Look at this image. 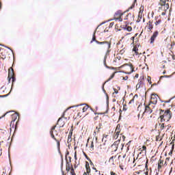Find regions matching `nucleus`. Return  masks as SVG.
Wrapping results in <instances>:
<instances>
[{
	"instance_id": "e2e57ef3",
	"label": "nucleus",
	"mask_w": 175,
	"mask_h": 175,
	"mask_svg": "<svg viewBox=\"0 0 175 175\" xmlns=\"http://www.w3.org/2000/svg\"><path fill=\"white\" fill-rule=\"evenodd\" d=\"M92 170H95L96 172H98V170H96V169L95 168V167H92Z\"/></svg>"
},
{
	"instance_id": "423d86ee",
	"label": "nucleus",
	"mask_w": 175,
	"mask_h": 175,
	"mask_svg": "<svg viewBox=\"0 0 175 175\" xmlns=\"http://www.w3.org/2000/svg\"><path fill=\"white\" fill-rule=\"evenodd\" d=\"M101 128H102V123H99L98 126H96V129L94 131L93 135L96 139V141L98 140V135H99V133H100Z\"/></svg>"
},
{
	"instance_id": "7c9ffc66",
	"label": "nucleus",
	"mask_w": 175,
	"mask_h": 175,
	"mask_svg": "<svg viewBox=\"0 0 175 175\" xmlns=\"http://www.w3.org/2000/svg\"><path fill=\"white\" fill-rule=\"evenodd\" d=\"M118 136H120V133H117L116 132L113 133L114 139H118Z\"/></svg>"
},
{
	"instance_id": "774afa93",
	"label": "nucleus",
	"mask_w": 175,
	"mask_h": 175,
	"mask_svg": "<svg viewBox=\"0 0 175 175\" xmlns=\"http://www.w3.org/2000/svg\"><path fill=\"white\" fill-rule=\"evenodd\" d=\"M127 79H128V76L123 77V80H126Z\"/></svg>"
},
{
	"instance_id": "ea45409f",
	"label": "nucleus",
	"mask_w": 175,
	"mask_h": 175,
	"mask_svg": "<svg viewBox=\"0 0 175 175\" xmlns=\"http://www.w3.org/2000/svg\"><path fill=\"white\" fill-rule=\"evenodd\" d=\"M10 92H12V89H10V92L7 94H5L4 96H0V98L8 96V95H9V94H10Z\"/></svg>"
},
{
	"instance_id": "7ed1b4c3",
	"label": "nucleus",
	"mask_w": 175,
	"mask_h": 175,
	"mask_svg": "<svg viewBox=\"0 0 175 175\" xmlns=\"http://www.w3.org/2000/svg\"><path fill=\"white\" fill-rule=\"evenodd\" d=\"M57 126H53L51 131H50V135L52 139L56 141L57 142V146L58 148H59L61 146V142L62 141V137H61V135L59 134V133L55 130V128Z\"/></svg>"
},
{
	"instance_id": "1a4fd4ad",
	"label": "nucleus",
	"mask_w": 175,
	"mask_h": 175,
	"mask_svg": "<svg viewBox=\"0 0 175 175\" xmlns=\"http://www.w3.org/2000/svg\"><path fill=\"white\" fill-rule=\"evenodd\" d=\"M64 116L65 115L63 114L61 118H59L57 120V125H58L59 126V128H62L65 125V120H64Z\"/></svg>"
},
{
	"instance_id": "b1692460",
	"label": "nucleus",
	"mask_w": 175,
	"mask_h": 175,
	"mask_svg": "<svg viewBox=\"0 0 175 175\" xmlns=\"http://www.w3.org/2000/svg\"><path fill=\"white\" fill-rule=\"evenodd\" d=\"M92 42H95L96 43L98 42V40H96V36H95V31L93 33V37L90 43H92Z\"/></svg>"
},
{
	"instance_id": "c85d7f7f",
	"label": "nucleus",
	"mask_w": 175,
	"mask_h": 175,
	"mask_svg": "<svg viewBox=\"0 0 175 175\" xmlns=\"http://www.w3.org/2000/svg\"><path fill=\"white\" fill-rule=\"evenodd\" d=\"M160 2L161 6H165V5H166V0H160Z\"/></svg>"
},
{
	"instance_id": "9d476101",
	"label": "nucleus",
	"mask_w": 175,
	"mask_h": 175,
	"mask_svg": "<svg viewBox=\"0 0 175 175\" xmlns=\"http://www.w3.org/2000/svg\"><path fill=\"white\" fill-rule=\"evenodd\" d=\"M96 43L97 44H105L104 47H106L107 50H109L110 47H111V44L107 41H104V42L96 41Z\"/></svg>"
},
{
	"instance_id": "13d9d810",
	"label": "nucleus",
	"mask_w": 175,
	"mask_h": 175,
	"mask_svg": "<svg viewBox=\"0 0 175 175\" xmlns=\"http://www.w3.org/2000/svg\"><path fill=\"white\" fill-rule=\"evenodd\" d=\"M68 159H69V161H68V162L70 163V162H72V157H68Z\"/></svg>"
},
{
	"instance_id": "4c0bfd02",
	"label": "nucleus",
	"mask_w": 175,
	"mask_h": 175,
	"mask_svg": "<svg viewBox=\"0 0 175 175\" xmlns=\"http://www.w3.org/2000/svg\"><path fill=\"white\" fill-rule=\"evenodd\" d=\"M63 166H64V160H62V175H65V172H64V170H62Z\"/></svg>"
},
{
	"instance_id": "6ab92c4d",
	"label": "nucleus",
	"mask_w": 175,
	"mask_h": 175,
	"mask_svg": "<svg viewBox=\"0 0 175 175\" xmlns=\"http://www.w3.org/2000/svg\"><path fill=\"white\" fill-rule=\"evenodd\" d=\"M162 166H163V160L160 159L158 162V170H161V169H162Z\"/></svg>"
},
{
	"instance_id": "79ce46f5",
	"label": "nucleus",
	"mask_w": 175,
	"mask_h": 175,
	"mask_svg": "<svg viewBox=\"0 0 175 175\" xmlns=\"http://www.w3.org/2000/svg\"><path fill=\"white\" fill-rule=\"evenodd\" d=\"M139 51V49H137V47H136V46L133 47V51L136 52V51Z\"/></svg>"
},
{
	"instance_id": "c03bdc74",
	"label": "nucleus",
	"mask_w": 175,
	"mask_h": 175,
	"mask_svg": "<svg viewBox=\"0 0 175 175\" xmlns=\"http://www.w3.org/2000/svg\"><path fill=\"white\" fill-rule=\"evenodd\" d=\"M88 161H89V162H90V165H91V166H93V167H94V163L92 162V161L91 160V159H90V160H88Z\"/></svg>"
},
{
	"instance_id": "6e6d98bb",
	"label": "nucleus",
	"mask_w": 175,
	"mask_h": 175,
	"mask_svg": "<svg viewBox=\"0 0 175 175\" xmlns=\"http://www.w3.org/2000/svg\"><path fill=\"white\" fill-rule=\"evenodd\" d=\"M120 135L122 136V140H125V136L123 135L122 134H120Z\"/></svg>"
},
{
	"instance_id": "412c9836",
	"label": "nucleus",
	"mask_w": 175,
	"mask_h": 175,
	"mask_svg": "<svg viewBox=\"0 0 175 175\" xmlns=\"http://www.w3.org/2000/svg\"><path fill=\"white\" fill-rule=\"evenodd\" d=\"M144 87V85L143 83V81H142V79H139V83L138 84L136 85V88H143Z\"/></svg>"
},
{
	"instance_id": "a878e982",
	"label": "nucleus",
	"mask_w": 175,
	"mask_h": 175,
	"mask_svg": "<svg viewBox=\"0 0 175 175\" xmlns=\"http://www.w3.org/2000/svg\"><path fill=\"white\" fill-rule=\"evenodd\" d=\"M86 110H88V106L85 105H83V107H82V113H85Z\"/></svg>"
},
{
	"instance_id": "a18cd8bd",
	"label": "nucleus",
	"mask_w": 175,
	"mask_h": 175,
	"mask_svg": "<svg viewBox=\"0 0 175 175\" xmlns=\"http://www.w3.org/2000/svg\"><path fill=\"white\" fill-rule=\"evenodd\" d=\"M84 156H85V157L86 158V159L88 160V161H90L91 159H90V157H88V156L87 155V154H85V153H84Z\"/></svg>"
},
{
	"instance_id": "dca6fc26",
	"label": "nucleus",
	"mask_w": 175,
	"mask_h": 175,
	"mask_svg": "<svg viewBox=\"0 0 175 175\" xmlns=\"http://www.w3.org/2000/svg\"><path fill=\"white\" fill-rule=\"evenodd\" d=\"M17 117H18V115H17V113H14L12 115V120L11 121L10 126H12V124L14 125V121L17 120Z\"/></svg>"
},
{
	"instance_id": "bb28decb",
	"label": "nucleus",
	"mask_w": 175,
	"mask_h": 175,
	"mask_svg": "<svg viewBox=\"0 0 175 175\" xmlns=\"http://www.w3.org/2000/svg\"><path fill=\"white\" fill-rule=\"evenodd\" d=\"M113 90H114V92H113V95L114 98H117V96H116V95H117V94H118V90L114 88Z\"/></svg>"
},
{
	"instance_id": "4d7b16f0",
	"label": "nucleus",
	"mask_w": 175,
	"mask_h": 175,
	"mask_svg": "<svg viewBox=\"0 0 175 175\" xmlns=\"http://www.w3.org/2000/svg\"><path fill=\"white\" fill-rule=\"evenodd\" d=\"M113 25H114V22L111 23L109 27H113Z\"/></svg>"
},
{
	"instance_id": "680f3d73",
	"label": "nucleus",
	"mask_w": 175,
	"mask_h": 175,
	"mask_svg": "<svg viewBox=\"0 0 175 175\" xmlns=\"http://www.w3.org/2000/svg\"><path fill=\"white\" fill-rule=\"evenodd\" d=\"M92 170H95L96 172H98V170H96V169L95 168V167H92Z\"/></svg>"
},
{
	"instance_id": "39448f33",
	"label": "nucleus",
	"mask_w": 175,
	"mask_h": 175,
	"mask_svg": "<svg viewBox=\"0 0 175 175\" xmlns=\"http://www.w3.org/2000/svg\"><path fill=\"white\" fill-rule=\"evenodd\" d=\"M8 78L10 80L12 79V83L16 81V75H14V70L13 68L10 67L8 70Z\"/></svg>"
},
{
	"instance_id": "5fc2aeb1",
	"label": "nucleus",
	"mask_w": 175,
	"mask_h": 175,
	"mask_svg": "<svg viewBox=\"0 0 175 175\" xmlns=\"http://www.w3.org/2000/svg\"><path fill=\"white\" fill-rule=\"evenodd\" d=\"M4 47H5L6 49H8L12 51V53H13V50H12V49H10L9 46H4Z\"/></svg>"
},
{
	"instance_id": "3c124183",
	"label": "nucleus",
	"mask_w": 175,
	"mask_h": 175,
	"mask_svg": "<svg viewBox=\"0 0 175 175\" xmlns=\"http://www.w3.org/2000/svg\"><path fill=\"white\" fill-rule=\"evenodd\" d=\"M148 81L150 83V84H151V77H148Z\"/></svg>"
},
{
	"instance_id": "0e129e2a",
	"label": "nucleus",
	"mask_w": 175,
	"mask_h": 175,
	"mask_svg": "<svg viewBox=\"0 0 175 175\" xmlns=\"http://www.w3.org/2000/svg\"><path fill=\"white\" fill-rule=\"evenodd\" d=\"M78 117H81V112H79L78 114H77Z\"/></svg>"
},
{
	"instance_id": "69168bd1",
	"label": "nucleus",
	"mask_w": 175,
	"mask_h": 175,
	"mask_svg": "<svg viewBox=\"0 0 175 175\" xmlns=\"http://www.w3.org/2000/svg\"><path fill=\"white\" fill-rule=\"evenodd\" d=\"M166 15V12H163L161 13V16H165Z\"/></svg>"
},
{
	"instance_id": "338daca9",
	"label": "nucleus",
	"mask_w": 175,
	"mask_h": 175,
	"mask_svg": "<svg viewBox=\"0 0 175 175\" xmlns=\"http://www.w3.org/2000/svg\"><path fill=\"white\" fill-rule=\"evenodd\" d=\"M172 59H174V61L175 60V55H172Z\"/></svg>"
},
{
	"instance_id": "2eb2a0df",
	"label": "nucleus",
	"mask_w": 175,
	"mask_h": 175,
	"mask_svg": "<svg viewBox=\"0 0 175 175\" xmlns=\"http://www.w3.org/2000/svg\"><path fill=\"white\" fill-rule=\"evenodd\" d=\"M72 135H73V126H71V129L68 134V143H69V142H72Z\"/></svg>"
},
{
	"instance_id": "a211bd4d",
	"label": "nucleus",
	"mask_w": 175,
	"mask_h": 175,
	"mask_svg": "<svg viewBox=\"0 0 175 175\" xmlns=\"http://www.w3.org/2000/svg\"><path fill=\"white\" fill-rule=\"evenodd\" d=\"M85 169L88 174H90V173H91V168L90 167V163H88V161L85 162Z\"/></svg>"
},
{
	"instance_id": "f3484780",
	"label": "nucleus",
	"mask_w": 175,
	"mask_h": 175,
	"mask_svg": "<svg viewBox=\"0 0 175 175\" xmlns=\"http://www.w3.org/2000/svg\"><path fill=\"white\" fill-rule=\"evenodd\" d=\"M159 126L160 132H163V131L166 129V126H165V123L161 122L159 124Z\"/></svg>"
},
{
	"instance_id": "aec40b11",
	"label": "nucleus",
	"mask_w": 175,
	"mask_h": 175,
	"mask_svg": "<svg viewBox=\"0 0 175 175\" xmlns=\"http://www.w3.org/2000/svg\"><path fill=\"white\" fill-rule=\"evenodd\" d=\"M139 151H140V154H142V152L147 154V147H146V146H143L142 148L139 149Z\"/></svg>"
},
{
	"instance_id": "a19ab883",
	"label": "nucleus",
	"mask_w": 175,
	"mask_h": 175,
	"mask_svg": "<svg viewBox=\"0 0 175 175\" xmlns=\"http://www.w3.org/2000/svg\"><path fill=\"white\" fill-rule=\"evenodd\" d=\"M123 111H126V110H128V108L126 107V105H124V106H123Z\"/></svg>"
},
{
	"instance_id": "f257e3e1",
	"label": "nucleus",
	"mask_w": 175,
	"mask_h": 175,
	"mask_svg": "<svg viewBox=\"0 0 175 175\" xmlns=\"http://www.w3.org/2000/svg\"><path fill=\"white\" fill-rule=\"evenodd\" d=\"M173 113L170 109H167L166 110L159 109V117L160 122H169L172 120Z\"/></svg>"
},
{
	"instance_id": "e433bc0d",
	"label": "nucleus",
	"mask_w": 175,
	"mask_h": 175,
	"mask_svg": "<svg viewBox=\"0 0 175 175\" xmlns=\"http://www.w3.org/2000/svg\"><path fill=\"white\" fill-rule=\"evenodd\" d=\"M90 149L92 150V151H94V142H91Z\"/></svg>"
},
{
	"instance_id": "6e6552de",
	"label": "nucleus",
	"mask_w": 175,
	"mask_h": 175,
	"mask_svg": "<svg viewBox=\"0 0 175 175\" xmlns=\"http://www.w3.org/2000/svg\"><path fill=\"white\" fill-rule=\"evenodd\" d=\"M118 144H120V140L115 142L111 146V152H116V151H117V150H118Z\"/></svg>"
},
{
	"instance_id": "20e7f679",
	"label": "nucleus",
	"mask_w": 175,
	"mask_h": 175,
	"mask_svg": "<svg viewBox=\"0 0 175 175\" xmlns=\"http://www.w3.org/2000/svg\"><path fill=\"white\" fill-rule=\"evenodd\" d=\"M121 158H122V157L117 154L115 156L111 157L109 159V162L111 165H113V166H116V165H120L121 162L120 159H121Z\"/></svg>"
},
{
	"instance_id": "f704fd0d",
	"label": "nucleus",
	"mask_w": 175,
	"mask_h": 175,
	"mask_svg": "<svg viewBox=\"0 0 175 175\" xmlns=\"http://www.w3.org/2000/svg\"><path fill=\"white\" fill-rule=\"evenodd\" d=\"M163 77H165L167 79H169L170 77H172V75H164V76H161L160 77V79H163Z\"/></svg>"
},
{
	"instance_id": "052dcab7",
	"label": "nucleus",
	"mask_w": 175,
	"mask_h": 175,
	"mask_svg": "<svg viewBox=\"0 0 175 175\" xmlns=\"http://www.w3.org/2000/svg\"><path fill=\"white\" fill-rule=\"evenodd\" d=\"M116 20H119V21H122V18H117Z\"/></svg>"
},
{
	"instance_id": "bf43d9fd",
	"label": "nucleus",
	"mask_w": 175,
	"mask_h": 175,
	"mask_svg": "<svg viewBox=\"0 0 175 175\" xmlns=\"http://www.w3.org/2000/svg\"><path fill=\"white\" fill-rule=\"evenodd\" d=\"M163 102L164 103H169V102H170V99L169 100H164Z\"/></svg>"
},
{
	"instance_id": "864d4df0",
	"label": "nucleus",
	"mask_w": 175,
	"mask_h": 175,
	"mask_svg": "<svg viewBox=\"0 0 175 175\" xmlns=\"http://www.w3.org/2000/svg\"><path fill=\"white\" fill-rule=\"evenodd\" d=\"M110 174H111V175H117V174H116V172H113V171H111V172H110Z\"/></svg>"
},
{
	"instance_id": "473e14b6",
	"label": "nucleus",
	"mask_w": 175,
	"mask_h": 175,
	"mask_svg": "<svg viewBox=\"0 0 175 175\" xmlns=\"http://www.w3.org/2000/svg\"><path fill=\"white\" fill-rule=\"evenodd\" d=\"M103 91L104 94H105V95L107 96V100H109V95L106 92V90H105V88H103Z\"/></svg>"
},
{
	"instance_id": "4468645a",
	"label": "nucleus",
	"mask_w": 175,
	"mask_h": 175,
	"mask_svg": "<svg viewBox=\"0 0 175 175\" xmlns=\"http://www.w3.org/2000/svg\"><path fill=\"white\" fill-rule=\"evenodd\" d=\"M110 55V50L107 49V53L104 57V61H103L104 65L105 66H106V68H107V69H109L110 67L106 65V59L107 58V55Z\"/></svg>"
},
{
	"instance_id": "f8f14e48",
	"label": "nucleus",
	"mask_w": 175,
	"mask_h": 175,
	"mask_svg": "<svg viewBox=\"0 0 175 175\" xmlns=\"http://www.w3.org/2000/svg\"><path fill=\"white\" fill-rule=\"evenodd\" d=\"M72 167H73V165H72V163H70V162L68 161V160H66V170L67 173H69V172L72 170Z\"/></svg>"
},
{
	"instance_id": "8fccbe9b",
	"label": "nucleus",
	"mask_w": 175,
	"mask_h": 175,
	"mask_svg": "<svg viewBox=\"0 0 175 175\" xmlns=\"http://www.w3.org/2000/svg\"><path fill=\"white\" fill-rule=\"evenodd\" d=\"M158 24H161V20L155 22V25H158Z\"/></svg>"
},
{
	"instance_id": "ddd939ff",
	"label": "nucleus",
	"mask_w": 175,
	"mask_h": 175,
	"mask_svg": "<svg viewBox=\"0 0 175 175\" xmlns=\"http://www.w3.org/2000/svg\"><path fill=\"white\" fill-rule=\"evenodd\" d=\"M159 32L158 31H156L153 35L150 38V44L154 43L155 42V39L157 38V36H158Z\"/></svg>"
},
{
	"instance_id": "603ef678",
	"label": "nucleus",
	"mask_w": 175,
	"mask_h": 175,
	"mask_svg": "<svg viewBox=\"0 0 175 175\" xmlns=\"http://www.w3.org/2000/svg\"><path fill=\"white\" fill-rule=\"evenodd\" d=\"M164 6H165L167 10L169 9V3H165Z\"/></svg>"
},
{
	"instance_id": "0eeeda50",
	"label": "nucleus",
	"mask_w": 175,
	"mask_h": 175,
	"mask_svg": "<svg viewBox=\"0 0 175 175\" xmlns=\"http://www.w3.org/2000/svg\"><path fill=\"white\" fill-rule=\"evenodd\" d=\"M159 98V97L157 96V94L152 93L150 97V103H152V105H157V103H158Z\"/></svg>"
},
{
	"instance_id": "de8ad7c7",
	"label": "nucleus",
	"mask_w": 175,
	"mask_h": 175,
	"mask_svg": "<svg viewBox=\"0 0 175 175\" xmlns=\"http://www.w3.org/2000/svg\"><path fill=\"white\" fill-rule=\"evenodd\" d=\"M1 91H2V92H8V89H1Z\"/></svg>"
},
{
	"instance_id": "393cba45",
	"label": "nucleus",
	"mask_w": 175,
	"mask_h": 175,
	"mask_svg": "<svg viewBox=\"0 0 175 175\" xmlns=\"http://www.w3.org/2000/svg\"><path fill=\"white\" fill-rule=\"evenodd\" d=\"M137 98V95L135 94L134 97L129 101V105H132V103H135V98Z\"/></svg>"
},
{
	"instance_id": "5701e85b",
	"label": "nucleus",
	"mask_w": 175,
	"mask_h": 175,
	"mask_svg": "<svg viewBox=\"0 0 175 175\" xmlns=\"http://www.w3.org/2000/svg\"><path fill=\"white\" fill-rule=\"evenodd\" d=\"M170 144L172 145V150L169 152V155H172V154H173V150H174V142H172Z\"/></svg>"
},
{
	"instance_id": "49530a36",
	"label": "nucleus",
	"mask_w": 175,
	"mask_h": 175,
	"mask_svg": "<svg viewBox=\"0 0 175 175\" xmlns=\"http://www.w3.org/2000/svg\"><path fill=\"white\" fill-rule=\"evenodd\" d=\"M152 28H154V27L152 26V25L150 24L149 27H148V29H150L151 31V29H152Z\"/></svg>"
},
{
	"instance_id": "cd10ccee",
	"label": "nucleus",
	"mask_w": 175,
	"mask_h": 175,
	"mask_svg": "<svg viewBox=\"0 0 175 175\" xmlns=\"http://www.w3.org/2000/svg\"><path fill=\"white\" fill-rule=\"evenodd\" d=\"M135 3H136V2H135L134 0V3L132 4V5L126 10V12H129V10L133 9V8H135Z\"/></svg>"
},
{
	"instance_id": "c9c22d12",
	"label": "nucleus",
	"mask_w": 175,
	"mask_h": 175,
	"mask_svg": "<svg viewBox=\"0 0 175 175\" xmlns=\"http://www.w3.org/2000/svg\"><path fill=\"white\" fill-rule=\"evenodd\" d=\"M114 16H121V11H117L116 13H115V14H114Z\"/></svg>"
},
{
	"instance_id": "09e8293b",
	"label": "nucleus",
	"mask_w": 175,
	"mask_h": 175,
	"mask_svg": "<svg viewBox=\"0 0 175 175\" xmlns=\"http://www.w3.org/2000/svg\"><path fill=\"white\" fill-rule=\"evenodd\" d=\"M107 135H106V134H104L103 135V140H105V139H107Z\"/></svg>"
},
{
	"instance_id": "37998d69",
	"label": "nucleus",
	"mask_w": 175,
	"mask_h": 175,
	"mask_svg": "<svg viewBox=\"0 0 175 175\" xmlns=\"http://www.w3.org/2000/svg\"><path fill=\"white\" fill-rule=\"evenodd\" d=\"M83 105H81L79 107L78 109H79L81 111H83Z\"/></svg>"
},
{
	"instance_id": "2f4dec72",
	"label": "nucleus",
	"mask_w": 175,
	"mask_h": 175,
	"mask_svg": "<svg viewBox=\"0 0 175 175\" xmlns=\"http://www.w3.org/2000/svg\"><path fill=\"white\" fill-rule=\"evenodd\" d=\"M114 76H116V72H114L113 75H111L110 76L109 79L107 81H110V80H111V79L114 78Z\"/></svg>"
},
{
	"instance_id": "c756f323",
	"label": "nucleus",
	"mask_w": 175,
	"mask_h": 175,
	"mask_svg": "<svg viewBox=\"0 0 175 175\" xmlns=\"http://www.w3.org/2000/svg\"><path fill=\"white\" fill-rule=\"evenodd\" d=\"M124 29H126L129 32H131L132 31V27L128 26L126 27H124Z\"/></svg>"
},
{
	"instance_id": "4be33fe9",
	"label": "nucleus",
	"mask_w": 175,
	"mask_h": 175,
	"mask_svg": "<svg viewBox=\"0 0 175 175\" xmlns=\"http://www.w3.org/2000/svg\"><path fill=\"white\" fill-rule=\"evenodd\" d=\"M115 133H121V124H118L116 126Z\"/></svg>"
},
{
	"instance_id": "72a5a7b5",
	"label": "nucleus",
	"mask_w": 175,
	"mask_h": 175,
	"mask_svg": "<svg viewBox=\"0 0 175 175\" xmlns=\"http://www.w3.org/2000/svg\"><path fill=\"white\" fill-rule=\"evenodd\" d=\"M70 174L71 175H76V173L75 172V169H73V167L71 168Z\"/></svg>"
},
{
	"instance_id": "58836bf2",
	"label": "nucleus",
	"mask_w": 175,
	"mask_h": 175,
	"mask_svg": "<svg viewBox=\"0 0 175 175\" xmlns=\"http://www.w3.org/2000/svg\"><path fill=\"white\" fill-rule=\"evenodd\" d=\"M160 137L159 135L157 136L156 137V142H161V140H162V138H161L160 139Z\"/></svg>"
},
{
	"instance_id": "f03ea898",
	"label": "nucleus",
	"mask_w": 175,
	"mask_h": 175,
	"mask_svg": "<svg viewBox=\"0 0 175 175\" xmlns=\"http://www.w3.org/2000/svg\"><path fill=\"white\" fill-rule=\"evenodd\" d=\"M151 104H149L148 105H145V104L143 105H139L137 107V110L138 111H139V113L137 115L138 119L140 118V113H142V117L141 118H143V117H144V115L146 114V113H148V114H151V113H152V109H151Z\"/></svg>"
},
{
	"instance_id": "9b49d317",
	"label": "nucleus",
	"mask_w": 175,
	"mask_h": 175,
	"mask_svg": "<svg viewBox=\"0 0 175 175\" xmlns=\"http://www.w3.org/2000/svg\"><path fill=\"white\" fill-rule=\"evenodd\" d=\"M124 66H130L131 69V72H128V75H131V73H133V72H135V70L133 68V65L132 64H124V65H122L120 67H119V69H121L122 68H124Z\"/></svg>"
}]
</instances>
